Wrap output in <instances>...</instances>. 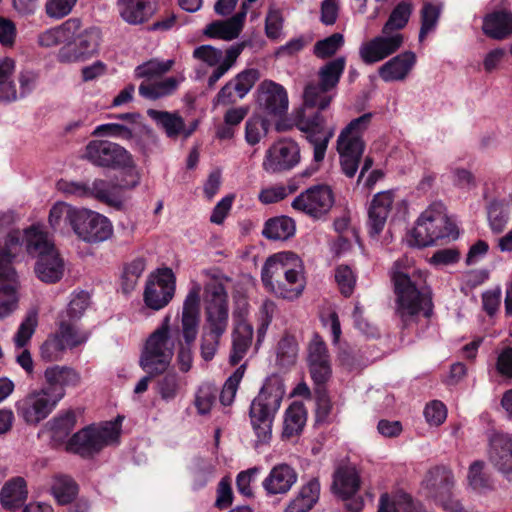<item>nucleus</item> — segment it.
<instances>
[{
    "label": "nucleus",
    "instance_id": "680f3d73",
    "mask_svg": "<svg viewBox=\"0 0 512 512\" xmlns=\"http://www.w3.org/2000/svg\"><path fill=\"white\" fill-rule=\"evenodd\" d=\"M145 267V260L143 258H136L124 268L122 275V288L124 292L128 293L135 288Z\"/></svg>",
    "mask_w": 512,
    "mask_h": 512
},
{
    "label": "nucleus",
    "instance_id": "e2e57ef3",
    "mask_svg": "<svg viewBox=\"0 0 512 512\" xmlns=\"http://www.w3.org/2000/svg\"><path fill=\"white\" fill-rule=\"evenodd\" d=\"M38 323L37 311L31 310L27 313L25 319L20 324L17 333L14 336V343L18 348L24 347L35 332Z\"/></svg>",
    "mask_w": 512,
    "mask_h": 512
},
{
    "label": "nucleus",
    "instance_id": "4be33fe9",
    "mask_svg": "<svg viewBox=\"0 0 512 512\" xmlns=\"http://www.w3.org/2000/svg\"><path fill=\"white\" fill-rule=\"evenodd\" d=\"M19 289L17 271L0 264V320L9 317L18 308Z\"/></svg>",
    "mask_w": 512,
    "mask_h": 512
},
{
    "label": "nucleus",
    "instance_id": "f8f14e48",
    "mask_svg": "<svg viewBox=\"0 0 512 512\" xmlns=\"http://www.w3.org/2000/svg\"><path fill=\"white\" fill-rule=\"evenodd\" d=\"M63 398L61 389L32 390L15 403L17 415L28 425L36 426L46 419Z\"/></svg>",
    "mask_w": 512,
    "mask_h": 512
},
{
    "label": "nucleus",
    "instance_id": "3c124183",
    "mask_svg": "<svg viewBox=\"0 0 512 512\" xmlns=\"http://www.w3.org/2000/svg\"><path fill=\"white\" fill-rule=\"evenodd\" d=\"M75 22L69 20L62 23L60 26L46 30L39 35V44L43 47H53L57 45H65L70 35H73Z\"/></svg>",
    "mask_w": 512,
    "mask_h": 512
},
{
    "label": "nucleus",
    "instance_id": "72a5a7b5",
    "mask_svg": "<svg viewBox=\"0 0 512 512\" xmlns=\"http://www.w3.org/2000/svg\"><path fill=\"white\" fill-rule=\"evenodd\" d=\"M80 210L81 208L73 207L65 202L55 203L49 212L50 227L61 233L66 232L69 228L74 231Z\"/></svg>",
    "mask_w": 512,
    "mask_h": 512
},
{
    "label": "nucleus",
    "instance_id": "7c9ffc66",
    "mask_svg": "<svg viewBox=\"0 0 512 512\" xmlns=\"http://www.w3.org/2000/svg\"><path fill=\"white\" fill-rule=\"evenodd\" d=\"M119 12L129 24H141L149 20L156 11L152 0H118Z\"/></svg>",
    "mask_w": 512,
    "mask_h": 512
},
{
    "label": "nucleus",
    "instance_id": "39448f33",
    "mask_svg": "<svg viewBox=\"0 0 512 512\" xmlns=\"http://www.w3.org/2000/svg\"><path fill=\"white\" fill-rule=\"evenodd\" d=\"M209 278L204 285V317L203 329L223 335L228 327L229 306L226 283L230 278L219 270L205 272Z\"/></svg>",
    "mask_w": 512,
    "mask_h": 512
},
{
    "label": "nucleus",
    "instance_id": "9b49d317",
    "mask_svg": "<svg viewBox=\"0 0 512 512\" xmlns=\"http://www.w3.org/2000/svg\"><path fill=\"white\" fill-rule=\"evenodd\" d=\"M307 365L310 376L316 386L319 406L325 414L329 413L330 404L325 390V384L332 376L331 358L324 340L314 334L307 346Z\"/></svg>",
    "mask_w": 512,
    "mask_h": 512
},
{
    "label": "nucleus",
    "instance_id": "c9c22d12",
    "mask_svg": "<svg viewBox=\"0 0 512 512\" xmlns=\"http://www.w3.org/2000/svg\"><path fill=\"white\" fill-rule=\"evenodd\" d=\"M147 115L164 130L169 138L182 136L184 131V119L178 112H168L156 109H148Z\"/></svg>",
    "mask_w": 512,
    "mask_h": 512
},
{
    "label": "nucleus",
    "instance_id": "a19ab883",
    "mask_svg": "<svg viewBox=\"0 0 512 512\" xmlns=\"http://www.w3.org/2000/svg\"><path fill=\"white\" fill-rule=\"evenodd\" d=\"M26 229L22 234L19 230L11 231L3 245H0V264L10 269L13 267V261L21 250L22 243H26Z\"/></svg>",
    "mask_w": 512,
    "mask_h": 512
},
{
    "label": "nucleus",
    "instance_id": "bb28decb",
    "mask_svg": "<svg viewBox=\"0 0 512 512\" xmlns=\"http://www.w3.org/2000/svg\"><path fill=\"white\" fill-rule=\"evenodd\" d=\"M416 64V55L414 52L405 51L400 53L378 69V74L384 82L403 81L410 74Z\"/></svg>",
    "mask_w": 512,
    "mask_h": 512
},
{
    "label": "nucleus",
    "instance_id": "412c9836",
    "mask_svg": "<svg viewBox=\"0 0 512 512\" xmlns=\"http://www.w3.org/2000/svg\"><path fill=\"white\" fill-rule=\"evenodd\" d=\"M258 104L267 116L282 117L288 110L287 92L282 85L265 80L258 88Z\"/></svg>",
    "mask_w": 512,
    "mask_h": 512
},
{
    "label": "nucleus",
    "instance_id": "c756f323",
    "mask_svg": "<svg viewBox=\"0 0 512 512\" xmlns=\"http://www.w3.org/2000/svg\"><path fill=\"white\" fill-rule=\"evenodd\" d=\"M297 473L287 464H279L272 468L263 481V488L269 495L285 494L295 484Z\"/></svg>",
    "mask_w": 512,
    "mask_h": 512
},
{
    "label": "nucleus",
    "instance_id": "8fccbe9b",
    "mask_svg": "<svg viewBox=\"0 0 512 512\" xmlns=\"http://www.w3.org/2000/svg\"><path fill=\"white\" fill-rule=\"evenodd\" d=\"M246 46L245 42L232 45L225 51L223 61L218 65L211 75L208 77L207 85L210 89L214 88L215 84L222 78L229 69L235 64L237 58L242 53Z\"/></svg>",
    "mask_w": 512,
    "mask_h": 512
},
{
    "label": "nucleus",
    "instance_id": "052dcab7",
    "mask_svg": "<svg viewBox=\"0 0 512 512\" xmlns=\"http://www.w3.org/2000/svg\"><path fill=\"white\" fill-rule=\"evenodd\" d=\"M269 121L260 116L249 118L245 125V139L248 144L255 145L260 142L269 129Z\"/></svg>",
    "mask_w": 512,
    "mask_h": 512
},
{
    "label": "nucleus",
    "instance_id": "20e7f679",
    "mask_svg": "<svg viewBox=\"0 0 512 512\" xmlns=\"http://www.w3.org/2000/svg\"><path fill=\"white\" fill-rule=\"evenodd\" d=\"M26 251L36 257L35 273L45 283L59 281L64 272V263L51 237L40 226H31L26 231Z\"/></svg>",
    "mask_w": 512,
    "mask_h": 512
},
{
    "label": "nucleus",
    "instance_id": "b1692460",
    "mask_svg": "<svg viewBox=\"0 0 512 512\" xmlns=\"http://www.w3.org/2000/svg\"><path fill=\"white\" fill-rule=\"evenodd\" d=\"M454 482L451 470L444 466H437L427 472L422 487L426 496L437 503L444 498H449Z\"/></svg>",
    "mask_w": 512,
    "mask_h": 512
},
{
    "label": "nucleus",
    "instance_id": "13d9d810",
    "mask_svg": "<svg viewBox=\"0 0 512 512\" xmlns=\"http://www.w3.org/2000/svg\"><path fill=\"white\" fill-rule=\"evenodd\" d=\"M484 467L485 463L480 460L474 461L469 467L467 479L470 487L475 491L481 492L492 486L489 475L484 472Z\"/></svg>",
    "mask_w": 512,
    "mask_h": 512
},
{
    "label": "nucleus",
    "instance_id": "c03bdc74",
    "mask_svg": "<svg viewBox=\"0 0 512 512\" xmlns=\"http://www.w3.org/2000/svg\"><path fill=\"white\" fill-rule=\"evenodd\" d=\"M345 65V57H338L327 62L319 69V84H321L324 89H328L329 91L334 89L339 83L341 75L344 72Z\"/></svg>",
    "mask_w": 512,
    "mask_h": 512
},
{
    "label": "nucleus",
    "instance_id": "6e6d98bb",
    "mask_svg": "<svg viewBox=\"0 0 512 512\" xmlns=\"http://www.w3.org/2000/svg\"><path fill=\"white\" fill-rule=\"evenodd\" d=\"M328 89H324L321 84H308L304 90L303 107H314L319 110L326 109L332 101V96L328 95Z\"/></svg>",
    "mask_w": 512,
    "mask_h": 512
},
{
    "label": "nucleus",
    "instance_id": "37998d69",
    "mask_svg": "<svg viewBox=\"0 0 512 512\" xmlns=\"http://www.w3.org/2000/svg\"><path fill=\"white\" fill-rule=\"evenodd\" d=\"M15 70V62L9 57L0 58V101H14L17 98L15 85L11 77Z\"/></svg>",
    "mask_w": 512,
    "mask_h": 512
},
{
    "label": "nucleus",
    "instance_id": "69168bd1",
    "mask_svg": "<svg viewBox=\"0 0 512 512\" xmlns=\"http://www.w3.org/2000/svg\"><path fill=\"white\" fill-rule=\"evenodd\" d=\"M284 18L282 11L274 5L269 7L265 18V33L269 39L276 40L282 33Z\"/></svg>",
    "mask_w": 512,
    "mask_h": 512
},
{
    "label": "nucleus",
    "instance_id": "1a4fd4ad",
    "mask_svg": "<svg viewBox=\"0 0 512 512\" xmlns=\"http://www.w3.org/2000/svg\"><path fill=\"white\" fill-rule=\"evenodd\" d=\"M120 436V424L115 421L104 422L98 426L85 427L75 433L67 444L70 452L81 457H92L104 447L116 443Z\"/></svg>",
    "mask_w": 512,
    "mask_h": 512
},
{
    "label": "nucleus",
    "instance_id": "f03ea898",
    "mask_svg": "<svg viewBox=\"0 0 512 512\" xmlns=\"http://www.w3.org/2000/svg\"><path fill=\"white\" fill-rule=\"evenodd\" d=\"M261 280L264 288L276 297L294 300L306 285L303 263L293 252L273 254L262 267Z\"/></svg>",
    "mask_w": 512,
    "mask_h": 512
},
{
    "label": "nucleus",
    "instance_id": "6e6552de",
    "mask_svg": "<svg viewBox=\"0 0 512 512\" xmlns=\"http://www.w3.org/2000/svg\"><path fill=\"white\" fill-rule=\"evenodd\" d=\"M371 117V113H366L353 119L338 136L337 151L340 156L341 169L349 178H352L358 170L365 149L361 134L369 126Z\"/></svg>",
    "mask_w": 512,
    "mask_h": 512
},
{
    "label": "nucleus",
    "instance_id": "f257e3e1",
    "mask_svg": "<svg viewBox=\"0 0 512 512\" xmlns=\"http://www.w3.org/2000/svg\"><path fill=\"white\" fill-rule=\"evenodd\" d=\"M390 274L396 296L395 313L402 329L412 327L422 317L429 319L433 302L425 272L415 267L413 259L405 256L394 262Z\"/></svg>",
    "mask_w": 512,
    "mask_h": 512
},
{
    "label": "nucleus",
    "instance_id": "5fc2aeb1",
    "mask_svg": "<svg viewBox=\"0 0 512 512\" xmlns=\"http://www.w3.org/2000/svg\"><path fill=\"white\" fill-rule=\"evenodd\" d=\"M181 387V378L176 372H167L156 382L157 393L166 402L174 400L179 394Z\"/></svg>",
    "mask_w": 512,
    "mask_h": 512
},
{
    "label": "nucleus",
    "instance_id": "a878e982",
    "mask_svg": "<svg viewBox=\"0 0 512 512\" xmlns=\"http://www.w3.org/2000/svg\"><path fill=\"white\" fill-rule=\"evenodd\" d=\"M489 460L503 475L512 473V438L508 434L495 433L490 438Z\"/></svg>",
    "mask_w": 512,
    "mask_h": 512
},
{
    "label": "nucleus",
    "instance_id": "4c0bfd02",
    "mask_svg": "<svg viewBox=\"0 0 512 512\" xmlns=\"http://www.w3.org/2000/svg\"><path fill=\"white\" fill-rule=\"evenodd\" d=\"M232 336L233 341L230 361L235 365L243 359L251 345L253 327L249 323L238 324L235 326Z\"/></svg>",
    "mask_w": 512,
    "mask_h": 512
},
{
    "label": "nucleus",
    "instance_id": "4d7b16f0",
    "mask_svg": "<svg viewBox=\"0 0 512 512\" xmlns=\"http://www.w3.org/2000/svg\"><path fill=\"white\" fill-rule=\"evenodd\" d=\"M442 11L441 5L425 3L420 11L421 27L419 41L422 42L426 36L435 30Z\"/></svg>",
    "mask_w": 512,
    "mask_h": 512
},
{
    "label": "nucleus",
    "instance_id": "ea45409f",
    "mask_svg": "<svg viewBox=\"0 0 512 512\" xmlns=\"http://www.w3.org/2000/svg\"><path fill=\"white\" fill-rule=\"evenodd\" d=\"M295 233V223L287 216L271 218L266 221L262 234L270 240H286Z\"/></svg>",
    "mask_w": 512,
    "mask_h": 512
},
{
    "label": "nucleus",
    "instance_id": "79ce46f5",
    "mask_svg": "<svg viewBox=\"0 0 512 512\" xmlns=\"http://www.w3.org/2000/svg\"><path fill=\"white\" fill-rule=\"evenodd\" d=\"M377 512H420L418 506L406 493H399L390 497L382 494Z\"/></svg>",
    "mask_w": 512,
    "mask_h": 512
},
{
    "label": "nucleus",
    "instance_id": "864d4df0",
    "mask_svg": "<svg viewBox=\"0 0 512 512\" xmlns=\"http://www.w3.org/2000/svg\"><path fill=\"white\" fill-rule=\"evenodd\" d=\"M490 228L494 233L504 230L508 221V205L505 200L493 199L487 206Z\"/></svg>",
    "mask_w": 512,
    "mask_h": 512
},
{
    "label": "nucleus",
    "instance_id": "338daca9",
    "mask_svg": "<svg viewBox=\"0 0 512 512\" xmlns=\"http://www.w3.org/2000/svg\"><path fill=\"white\" fill-rule=\"evenodd\" d=\"M244 375V366L238 367L233 374L226 380L219 395L220 401L227 406L234 401L237 389Z\"/></svg>",
    "mask_w": 512,
    "mask_h": 512
},
{
    "label": "nucleus",
    "instance_id": "ddd939ff",
    "mask_svg": "<svg viewBox=\"0 0 512 512\" xmlns=\"http://www.w3.org/2000/svg\"><path fill=\"white\" fill-rule=\"evenodd\" d=\"M322 110H314V107H303L295 117L296 127L306 134V138L313 146L314 161H323L328 143L334 135V129H327Z\"/></svg>",
    "mask_w": 512,
    "mask_h": 512
},
{
    "label": "nucleus",
    "instance_id": "e433bc0d",
    "mask_svg": "<svg viewBox=\"0 0 512 512\" xmlns=\"http://www.w3.org/2000/svg\"><path fill=\"white\" fill-rule=\"evenodd\" d=\"M359 483V476L355 468L342 467L334 475L332 488L335 493L347 499L357 492Z\"/></svg>",
    "mask_w": 512,
    "mask_h": 512
},
{
    "label": "nucleus",
    "instance_id": "c85d7f7f",
    "mask_svg": "<svg viewBox=\"0 0 512 512\" xmlns=\"http://www.w3.org/2000/svg\"><path fill=\"white\" fill-rule=\"evenodd\" d=\"M137 185V180H134L131 184H118L114 183L112 180L95 179L92 184L89 185V197H94L103 203L119 208L123 203L118 195L119 192L133 189Z\"/></svg>",
    "mask_w": 512,
    "mask_h": 512
},
{
    "label": "nucleus",
    "instance_id": "473e14b6",
    "mask_svg": "<svg viewBox=\"0 0 512 512\" xmlns=\"http://www.w3.org/2000/svg\"><path fill=\"white\" fill-rule=\"evenodd\" d=\"M482 30L492 39L503 40L512 35V14L507 10L495 11L484 17Z\"/></svg>",
    "mask_w": 512,
    "mask_h": 512
},
{
    "label": "nucleus",
    "instance_id": "a18cd8bd",
    "mask_svg": "<svg viewBox=\"0 0 512 512\" xmlns=\"http://www.w3.org/2000/svg\"><path fill=\"white\" fill-rule=\"evenodd\" d=\"M177 87V79L174 77H168L164 80L152 81V83H142L139 86V94L144 98L156 100L172 94Z\"/></svg>",
    "mask_w": 512,
    "mask_h": 512
},
{
    "label": "nucleus",
    "instance_id": "bf43d9fd",
    "mask_svg": "<svg viewBox=\"0 0 512 512\" xmlns=\"http://www.w3.org/2000/svg\"><path fill=\"white\" fill-rule=\"evenodd\" d=\"M343 44V35L341 33H334L323 40L317 41L314 45L313 53L320 59H326L334 56Z\"/></svg>",
    "mask_w": 512,
    "mask_h": 512
},
{
    "label": "nucleus",
    "instance_id": "393cba45",
    "mask_svg": "<svg viewBox=\"0 0 512 512\" xmlns=\"http://www.w3.org/2000/svg\"><path fill=\"white\" fill-rule=\"evenodd\" d=\"M394 195L392 191H383L374 195L368 207V229L372 237L378 236L384 229L390 214Z\"/></svg>",
    "mask_w": 512,
    "mask_h": 512
},
{
    "label": "nucleus",
    "instance_id": "cd10ccee",
    "mask_svg": "<svg viewBox=\"0 0 512 512\" xmlns=\"http://www.w3.org/2000/svg\"><path fill=\"white\" fill-rule=\"evenodd\" d=\"M248 5L243 2L241 9L234 16L225 21H214L206 26L204 34L211 38L232 40L240 34L247 15Z\"/></svg>",
    "mask_w": 512,
    "mask_h": 512
},
{
    "label": "nucleus",
    "instance_id": "9d476101",
    "mask_svg": "<svg viewBox=\"0 0 512 512\" xmlns=\"http://www.w3.org/2000/svg\"><path fill=\"white\" fill-rule=\"evenodd\" d=\"M69 22H75V31L59 49L57 60L61 63L86 61L98 52L102 40L101 31L96 27L83 29L77 18H71Z\"/></svg>",
    "mask_w": 512,
    "mask_h": 512
},
{
    "label": "nucleus",
    "instance_id": "2eb2a0df",
    "mask_svg": "<svg viewBox=\"0 0 512 512\" xmlns=\"http://www.w3.org/2000/svg\"><path fill=\"white\" fill-rule=\"evenodd\" d=\"M85 157L94 165L109 168H133L132 155L122 146L106 140H94L86 146Z\"/></svg>",
    "mask_w": 512,
    "mask_h": 512
},
{
    "label": "nucleus",
    "instance_id": "423d86ee",
    "mask_svg": "<svg viewBox=\"0 0 512 512\" xmlns=\"http://www.w3.org/2000/svg\"><path fill=\"white\" fill-rule=\"evenodd\" d=\"M458 236L456 225L445 213V206L440 203L431 204L418 218L416 226L411 232L410 244L417 247H426L438 239Z\"/></svg>",
    "mask_w": 512,
    "mask_h": 512
},
{
    "label": "nucleus",
    "instance_id": "7ed1b4c3",
    "mask_svg": "<svg viewBox=\"0 0 512 512\" xmlns=\"http://www.w3.org/2000/svg\"><path fill=\"white\" fill-rule=\"evenodd\" d=\"M285 395L282 379L278 375L266 378L250 406V419L258 442L266 443L271 437L272 423Z\"/></svg>",
    "mask_w": 512,
    "mask_h": 512
},
{
    "label": "nucleus",
    "instance_id": "0e129e2a",
    "mask_svg": "<svg viewBox=\"0 0 512 512\" xmlns=\"http://www.w3.org/2000/svg\"><path fill=\"white\" fill-rule=\"evenodd\" d=\"M259 79V71L257 69H246L237 74L231 82L234 83V90L239 99L252 89L256 81Z\"/></svg>",
    "mask_w": 512,
    "mask_h": 512
},
{
    "label": "nucleus",
    "instance_id": "aec40b11",
    "mask_svg": "<svg viewBox=\"0 0 512 512\" xmlns=\"http://www.w3.org/2000/svg\"><path fill=\"white\" fill-rule=\"evenodd\" d=\"M300 161V148L289 139L281 140L269 148L263 161V168L270 173L287 171Z\"/></svg>",
    "mask_w": 512,
    "mask_h": 512
},
{
    "label": "nucleus",
    "instance_id": "dca6fc26",
    "mask_svg": "<svg viewBox=\"0 0 512 512\" xmlns=\"http://www.w3.org/2000/svg\"><path fill=\"white\" fill-rule=\"evenodd\" d=\"M334 204L332 189L327 185H315L300 195L292 202V207L315 219L326 215Z\"/></svg>",
    "mask_w": 512,
    "mask_h": 512
},
{
    "label": "nucleus",
    "instance_id": "de8ad7c7",
    "mask_svg": "<svg viewBox=\"0 0 512 512\" xmlns=\"http://www.w3.org/2000/svg\"><path fill=\"white\" fill-rule=\"evenodd\" d=\"M412 3L410 1H402L390 13V16L382 28L383 33L395 34L398 30L403 29L411 16Z\"/></svg>",
    "mask_w": 512,
    "mask_h": 512
},
{
    "label": "nucleus",
    "instance_id": "4468645a",
    "mask_svg": "<svg viewBox=\"0 0 512 512\" xmlns=\"http://www.w3.org/2000/svg\"><path fill=\"white\" fill-rule=\"evenodd\" d=\"M86 339L87 337L79 333L74 325L61 321L58 330L41 345V359L46 362L60 361L68 349L81 345Z\"/></svg>",
    "mask_w": 512,
    "mask_h": 512
},
{
    "label": "nucleus",
    "instance_id": "603ef678",
    "mask_svg": "<svg viewBox=\"0 0 512 512\" xmlns=\"http://www.w3.org/2000/svg\"><path fill=\"white\" fill-rule=\"evenodd\" d=\"M51 490L58 503L65 505L74 500L78 492V486L68 476H57L53 481Z\"/></svg>",
    "mask_w": 512,
    "mask_h": 512
},
{
    "label": "nucleus",
    "instance_id": "f704fd0d",
    "mask_svg": "<svg viewBox=\"0 0 512 512\" xmlns=\"http://www.w3.org/2000/svg\"><path fill=\"white\" fill-rule=\"evenodd\" d=\"M320 495V483L313 478L303 485L297 496L289 503L286 512H308L317 503Z\"/></svg>",
    "mask_w": 512,
    "mask_h": 512
},
{
    "label": "nucleus",
    "instance_id": "09e8293b",
    "mask_svg": "<svg viewBox=\"0 0 512 512\" xmlns=\"http://www.w3.org/2000/svg\"><path fill=\"white\" fill-rule=\"evenodd\" d=\"M306 422V411L302 404L293 403L285 412L283 435L293 437L299 434Z\"/></svg>",
    "mask_w": 512,
    "mask_h": 512
},
{
    "label": "nucleus",
    "instance_id": "6ab92c4d",
    "mask_svg": "<svg viewBox=\"0 0 512 512\" xmlns=\"http://www.w3.org/2000/svg\"><path fill=\"white\" fill-rule=\"evenodd\" d=\"M74 232L83 241L98 243L109 239L113 228L107 217L81 208Z\"/></svg>",
    "mask_w": 512,
    "mask_h": 512
},
{
    "label": "nucleus",
    "instance_id": "58836bf2",
    "mask_svg": "<svg viewBox=\"0 0 512 512\" xmlns=\"http://www.w3.org/2000/svg\"><path fill=\"white\" fill-rule=\"evenodd\" d=\"M27 498L26 482L21 477L8 481L1 490V503L7 509H15Z\"/></svg>",
    "mask_w": 512,
    "mask_h": 512
},
{
    "label": "nucleus",
    "instance_id": "f3484780",
    "mask_svg": "<svg viewBox=\"0 0 512 512\" xmlns=\"http://www.w3.org/2000/svg\"><path fill=\"white\" fill-rule=\"evenodd\" d=\"M401 33H383L363 42L359 47V57L366 65L378 63L397 52L403 45Z\"/></svg>",
    "mask_w": 512,
    "mask_h": 512
},
{
    "label": "nucleus",
    "instance_id": "5701e85b",
    "mask_svg": "<svg viewBox=\"0 0 512 512\" xmlns=\"http://www.w3.org/2000/svg\"><path fill=\"white\" fill-rule=\"evenodd\" d=\"M200 285L187 294L182 308L181 331L185 343L190 346L196 340L200 326Z\"/></svg>",
    "mask_w": 512,
    "mask_h": 512
},
{
    "label": "nucleus",
    "instance_id": "49530a36",
    "mask_svg": "<svg viewBox=\"0 0 512 512\" xmlns=\"http://www.w3.org/2000/svg\"><path fill=\"white\" fill-rule=\"evenodd\" d=\"M173 65L174 60L172 59L166 61L151 59L136 67L135 76L137 78H144L149 82L156 81L160 79L164 74L169 72Z\"/></svg>",
    "mask_w": 512,
    "mask_h": 512
},
{
    "label": "nucleus",
    "instance_id": "2f4dec72",
    "mask_svg": "<svg viewBox=\"0 0 512 512\" xmlns=\"http://www.w3.org/2000/svg\"><path fill=\"white\" fill-rule=\"evenodd\" d=\"M46 390L61 389L63 397L66 387H76L80 384L81 376L74 368L68 366L54 365L48 367L44 372Z\"/></svg>",
    "mask_w": 512,
    "mask_h": 512
},
{
    "label": "nucleus",
    "instance_id": "774afa93",
    "mask_svg": "<svg viewBox=\"0 0 512 512\" xmlns=\"http://www.w3.org/2000/svg\"><path fill=\"white\" fill-rule=\"evenodd\" d=\"M78 0H45L44 9L49 18L60 20L68 16Z\"/></svg>",
    "mask_w": 512,
    "mask_h": 512
},
{
    "label": "nucleus",
    "instance_id": "a211bd4d",
    "mask_svg": "<svg viewBox=\"0 0 512 512\" xmlns=\"http://www.w3.org/2000/svg\"><path fill=\"white\" fill-rule=\"evenodd\" d=\"M174 292L175 276L170 268H164L147 281L144 302L150 309L160 310L171 301Z\"/></svg>",
    "mask_w": 512,
    "mask_h": 512
},
{
    "label": "nucleus",
    "instance_id": "0eeeda50",
    "mask_svg": "<svg viewBox=\"0 0 512 512\" xmlns=\"http://www.w3.org/2000/svg\"><path fill=\"white\" fill-rule=\"evenodd\" d=\"M170 317L146 340L142 349L139 365L148 374H162L170 366L174 355L175 342L170 336Z\"/></svg>",
    "mask_w": 512,
    "mask_h": 512
}]
</instances>
